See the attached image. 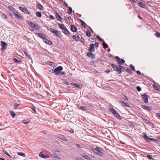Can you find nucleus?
Here are the masks:
<instances>
[{"instance_id": "obj_1", "label": "nucleus", "mask_w": 160, "mask_h": 160, "mask_svg": "<svg viewBox=\"0 0 160 160\" xmlns=\"http://www.w3.org/2000/svg\"><path fill=\"white\" fill-rule=\"evenodd\" d=\"M63 69V68L62 66H59L55 68L52 71V73H55L57 75H60L61 74V71Z\"/></svg>"}, {"instance_id": "obj_2", "label": "nucleus", "mask_w": 160, "mask_h": 160, "mask_svg": "<svg viewBox=\"0 0 160 160\" xmlns=\"http://www.w3.org/2000/svg\"><path fill=\"white\" fill-rule=\"evenodd\" d=\"M112 67L114 69V70L117 72L118 74H121L122 73L121 70L122 68V67L120 66L118 67L115 66L113 64L111 65Z\"/></svg>"}, {"instance_id": "obj_3", "label": "nucleus", "mask_w": 160, "mask_h": 160, "mask_svg": "<svg viewBox=\"0 0 160 160\" xmlns=\"http://www.w3.org/2000/svg\"><path fill=\"white\" fill-rule=\"evenodd\" d=\"M94 153L97 154L101 156L102 153L101 152V149L99 147H96L95 149L93 150V151Z\"/></svg>"}, {"instance_id": "obj_4", "label": "nucleus", "mask_w": 160, "mask_h": 160, "mask_svg": "<svg viewBox=\"0 0 160 160\" xmlns=\"http://www.w3.org/2000/svg\"><path fill=\"white\" fill-rule=\"evenodd\" d=\"M142 97L143 98V101L145 103H147L148 102V98L149 97L148 95L144 94L142 95Z\"/></svg>"}, {"instance_id": "obj_5", "label": "nucleus", "mask_w": 160, "mask_h": 160, "mask_svg": "<svg viewBox=\"0 0 160 160\" xmlns=\"http://www.w3.org/2000/svg\"><path fill=\"white\" fill-rule=\"evenodd\" d=\"M39 156L42 158H49V156L47 155H46V153H44L43 152H41L39 153Z\"/></svg>"}, {"instance_id": "obj_6", "label": "nucleus", "mask_w": 160, "mask_h": 160, "mask_svg": "<svg viewBox=\"0 0 160 160\" xmlns=\"http://www.w3.org/2000/svg\"><path fill=\"white\" fill-rule=\"evenodd\" d=\"M19 9L21 11L23 12L28 14H30V13L29 12L28 10L25 8L22 7H20L19 8Z\"/></svg>"}, {"instance_id": "obj_7", "label": "nucleus", "mask_w": 160, "mask_h": 160, "mask_svg": "<svg viewBox=\"0 0 160 160\" xmlns=\"http://www.w3.org/2000/svg\"><path fill=\"white\" fill-rule=\"evenodd\" d=\"M1 45L2 46V49L3 50H4L7 48V44L5 42L2 41L1 42Z\"/></svg>"}, {"instance_id": "obj_8", "label": "nucleus", "mask_w": 160, "mask_h": 160, "mask_svg": "<svg viewBox=\"0 0 160 160\" xmlns=\"http://www.w3.org/2000/svg\"><path fill=\"white\" fill-rule=\"evenodd\" d=\"M89 51L91 52H95V49L94 48V45L93 43L90 44Z\"/></svg>"}, {"instance_id": "obj_9", "label": "nucleus", "mask_w": 160, "mask_h": 160, "mask_svg": "<svg viewBox=\"0 0 160 160\" xmlns=\"http://www.w3.org/2000/svg\"><path fill=\"white\" fill-rule=\"evenodd\" d=\"M87 55L88 57L92 59H94L95 58L94 54L91 52H88Z\"/></svg>"}, {"instance_id": "obj_10", "label": "nucleus", "mask_w": 160, "mask_h": 160, "mask_svg": "<svg viewBox=\"0 0 160 160\" xmlns=\"http://www.w3.org/2000/svg\"><path fill=\"white\" fill-rule=\"evenodd\" d=\"M15 15L19 19L21 20H23V17L20 14L17 12H16L15 13Z\"/></svg>"}, {"instance_id": "obj_11", "label": "nucleus", "mask_w": 160, "mask_h": 160, "mask_svg": "<svg viewBox=\"0 0 160 160\" xmlns=\"http://www.w3.org/2000/svg\"><path fill=\"white\" fill-rule=\"evenodd\" d=\"M62 32L68 36H69L70 34V32L66 28L62 30Z\"/></svg>"}, {"instance_id": "obj_12", "label": "nucleus", "mask_w": 160, "mask_h": 160, "mask_svg": "<svg viewBox=\"0 0 160 160\" xmlns=\"http://www.w3.org/2000/svg\"><path fill=\"white\" fill-rule=\"evenodd\" d=\"M54 34L57 37H58L60 38L62 37V36L60 33V32H59L58 31H55Z\"/></svg>"}, {"instance_id": "obj_13", "label": "nucleus", "mask_w": 160, "mask_h": 160, "mask_svg": "<svg viewBox=\"0 0 160 160\" xmlns=\"http://www.w3.org/2000/svg\"><path fill=\"white\" fill-rule=\"evenodd\" d=\"M28 24L31 27L36 28V27L37 26V25L34 24L31 21H30L28 23Z\"/></svg>"}, {"instance_id": "obj_14", "label": "nucleus", "mask_w": 160, "mask_h": 160, "mask_svg": "<svg viewBox=\"0 0 160 160\" xmlns=\"http://www.w3.org/2000/svg\"><path fill=\"white\" fill-rule=\"evenodd\" d=\"M142 108L144 109L147 110L148 111H151L152 110V109L151 108L145 105L142 106Z\"/></svg>"}, {"instance_id": "obj_15", "label": "nucleus", "mask_w": 160, "mask_h": 160, "mask_svg": "<svg viewBox=\"0 0 160 160\" xmlns=\"http://www.w3.org/2000/svg\"><path fill=\"white\" fill-rule=\"evenodd\" d=\"M71 85L74 86L75 87L81 89L82 88V86L81 85H78L77 83H72L70 84Z\"/></svg>"}, {"instance_id": "obj_16", "label": "nucleus", "mask_w": 160, "mask_h": 160, "mask_svg": "<svg viewBox=\"0 0 160 160\" xmlns=\"http://www.w3.org/2000/svg\"><path fill=\"white\" fill-rule=\"evenodd\" d=\"M143 138L147 140L148 142L151 141V138H149L146 134H144L143 136Z\"/></svg>"}, {"instance_id": "obj_17", "label": "nucleus", "mask_w": 160, "mask_h": 160, "mask_svg": "<svg viewBox=\"0 0 160 160\" xmlns=\"http://www.w3.org/2000/svg\"><path fill=\"white\" fill-rule=\"evenodd\" d=\"M71 30L73 32H76L77 31V28L73 25L71 26Z\"/></svg>"}, {"instance_id": "obj_18", "label": "nucleus", "mask_w": 160, "mask_h": 160, "mask_svg": "<svg viewBox=\"0 0 160 160\" xmlns=\"http://www.w3.org/2000/svg\"><path fill=\"white\" fill-rule=\"evenodd\" d=\"M58 25L59 28L62 29V30H63L64 29L66 28V27L64 26V24L59 23L58 24Z\"/></svg>"}, {"instance_id": "obj_19", "label": "nucleus", "mask_w": 160, "mask_h": 160, "mask_svg": "<svg viewBox=\"0 0 160 160\" xmlns=\"http://www.w3.org/2000/svg\"><path fill=\"white\" fill-rule=\"evenodd\" d=\"M58 137L59 138L61 139H62V140H63L64 141H67V140L66 138L63 135H62L61 134H59L58 135Z\"/></svg>"}, {"instance_id": "obj_20", "label": "nucleus", "mask_w": 160, "mask_h": 160, "mask_svg": "<svg viewBox=\"0 0 160 160\" xmlns=\"http://www.w3.org/2000/svg\"><path fill=\"white\" fill-rule=\"evenodd\" d=\"M43 41L46 43L48 44L49 45H51L52 43V42L51 41L48 40L47 39L45 38H44V39H43Z\"/></svg>"}, {"instance_id": "obj_21", "label": "nucleus", "mask_w": 160, "mask_h": 160, "mask_svg": "<svg viewBox=\"0 0 160 160\" xmlns=\"http://www.w3.org/2000/svg\"><path fill=\"white\" fill-rule=\"evenodd\" d=\"M73 38L76 41L79 40V37L78 35H74L72 36Z\"/></svg>"}, {"instance_id": "obj_22", "label": "nucleus", "mask_w": 160, "mask_h": 160, "mask_svg": "<svg viewBox=\"0 0 160 160\" xmlns=\"http://www.w3.org/2000/svg\"><path fill=\"white\" fill-rule=\"evenodd\" d=\"M120 102L121 103V105L122 106L126 107H129V105L128 103L123 102Z\"/></svg>"}, {"instance_id": "obj_23", "label": "nucleus", "mask_w": 160, "mask_h": 160, "mask_svg": "<svg viewBox=\"0 0 160 160\" xmlns=\"http://www.w3.org/2000/svg\"><path fill=\"white\" fill-rule=\"evenodd\" d=\"M115 58L116 59L117 62L120 65L121 64L120 62H121V59L118 56L115 57Z\"/></svg>"}, {"instance_id": "obj_24", "label": "nucleus", "mask_w": 160, "mask_h": 160, "mask_svg": "<svg viewBox=\"0 0 160 160\" xmlns=\"http://www.w3.org/2000/svg\"><path fill=\"white\" fill-rule=\"evenodd\" d=\"M36 34L38 37H39L40 38H43V39L44 38H45L44 37V36L43 35L40 33H36Z\"/></svg>"}, {"instance_id": "obj_25", "label": "nucleus", "mask_w": 160, "mask_h": 160, "mask_svg": "<svg viewBox=\"0 0 160 160\" xmlns=\"http://www.w3.org/2000/svg\"><path fill=\"white\" fill-rule=\"evenodd\" d=\"M138 6L141 8H144L145 6L144 4L142 2H140L138 3Z\"/></svg>"}, {"instance_id": "obj_26", "label": "nucleus", "mask_w": 160, "mask_h": 160, "mask_svg": "<svg viewBox=\"0 0 160 160\" xmlns=\"http://www.w3.org/2000/svg\"><path fill=\"white\" fill-rule=\"evenodd\" d=\"M51 157H52L54 158H57V159H60V158H59V157H58V156H57L56 155V154H55V153H52V154L51 155Z\"/></svg>"}, {"instance_id": "obj_27", "label": "nucleus", "mask_w": 160, "mask_h": 160, "mask_svg": "<svg viewBox=\"0 0 160 160\" xmlns=\"http://www.w3.org/2000/svg\"><path fill=\"white\" fill-rule=\"evenodd\" d=\"M10 113L13 118L15 117L16 116V114L13 111H10Z\"/></svg>"}, {"instance_id": "obj_28", "label": "nucleus", "mask_w": 160, "mask_h": 160, "mask_svg": "<svg viewBox=\"0 0 160 160\" xmlns=\"http://www.w3.org/2000/svg\"><path fill=\"white\" fill-rule=\"evenodd\" d=\"M55 16L57 18L59 21H61L60 19H62L61 17L57 13H56Z\"/></svg>"}, {"instance_id": "obj_29", "label": "nucleus", "mask_w": 160, "mask_h": 160, "mask_svg": "<svg viewBox=\"0 0 160 160\" xmlns=\"http://www.w3.org/2000/svg\"><path fill=\"white\" fill-rule=\"evenodd\" d=\"M110 110V111L113 114H114L115 113L117 112L116 111L114 110L113 108H109Z\"/></svg>"}, {"instance_id": "obj_30", "label": "nucleus", "mask_w": 160, "mask_h": 160, "mask_svg": "<svg viewBox=\"0 0 160 160\" xmlns=\"http://www.w3.org/2000/svg\"><path fill=\"white\" fill-rule=\"evenodd\" d=\"M38 7L39 9L42 10H44L43 7L42 6V5L40 3L38 4Z\"/></svg>"}, {"instance_id": "obj_31", "label": "nucleus", "mask_w": 160, "mask_h": 160, "mask_svg": "<svg viewBox=\"0 0 160 160\" xmlns=\"http://www.w3.org/2000/svg\"><path fill=\"white\" fill-rule=\"evenodd\" d=\"M17 153L19 155L23 156L24 157H25V153H24L23 152H18Z\"/></svg>"}, {"instance_id": "obj_32", "label": "nucleus", "mask_w": 160, "mask_h": 160, "mask_svg": "<svg viewBox=\"0 0 160 160\" xmlns=\"http://www.w3.org/2000/svg\"><path fill=\"white\" fill-rule=\"evenodd\" d=\"M36 15L38 17H41L42 16V14L40 12H36Z\"/></svg>"}, {"instance_id": "obj_33", "label": "nucleus", "mask_w": 160, "mask_h": 160, "mask_svg": "<svg viewBox=\"0 0 160 160\" xmlns=\"http://www.w3.org/2000/svg\"><path fill=\"white\" fill-rule=\"evenodd\" d=\"M68 12L69 14H71L72 12V9L71 7H68Z\"/></svg>"}, {"instance_id": "obj_34", "label": "nucleus", "mask_w": 160, "mask_h": 160, "mask_svg": "<svg viewBox=\"0 0 160 160\" xmlns=\"http://www.w3.org/2000/svg\"><path fill=\"white\" fill-rule=\"evenodd\" d=\"M80 21L81 23V24H82V26L83 28H85L86 27V26L85 25V22L83 21L82 20H80Z\"/></svg>"}, {"instance_id": "obj_35", "label": "nucleus", "mask_w": 160, "mask_h": 160, "mask_svg": "<svg viewBox=\"0 0 160 160\" xmlns=\"http://www.w3.org/2000/svg\"><path fill=\"white\" fill-rule=\"evenodd\" d=\"M25 54V55L28 58V59H31V57L30 55L27 52H24Z\"/></svg>"}, {"instance_id": "obj_36", "label": "nucleus", "mask_w": 160, "mask_h": 160, "mask_svg": "<svg viewBox=\"0 0 160 160\" xmlns=\"http://www.w3.org/2000/svg\"><path fill=\"white\" fill-rule=\"evenodd\" d=\"M108 46V44L104 42L103 43V47L104 49H106Z\"/></svg>"}, {"instance_id": "obj_37", "label": "nucleus", "mask_w": 160, "mask_h": 160, "mask_svg": "<svg viewBox=\"0 0 160 160\" xmlns=\"http://www.w3.org/2000/svg\"><path fill=\"white\" fill-rule=\"evenodd\" d=\"M82 156L86 159H89L88 156L85 154H82Z\"/></svg>"}, {"instance_id": "obj_38", "label": "nucleus", "mask_w": 160, "mask_h": 160, "mask_svg": "<svg viewBox=\"0 0 160 160\" xmlns=\"http://www.w3.org/2000/svg\"><path fill=\"white\" fill-rule=\"evenodd\" d=\"M86 35L88 37H90L91 36L90 32L88 30H87L86 33Z\"/></svg>"}, {"instance_id": "obj_39", "label": "nucleus", "mask_w": 160, "mask_h": 160, "mask_svg": "<svg viewBox=\"0 0 160 160\" xmlns=\"http://www.w3.org/2000/svg\"><path fill=\"white\" fill-rule=\"evenodd\" d=\"M3 151L4 152L7 156L9 157H11V156L7 152L6 150L5 149H2Z\"/></svg>"}, {"instance_id": "obj_40", "label": "nucleus", "mask_w": 160, "mask_h": 160, "mask_svg": "<svg viewBox=\"0 0 160 160\" xmlns=\"http://www.w3.org/2000/svg\"><path fill=\"white\" fill-rule=\"evenodd\" d=\"M20 105V104L17 103H15L14 105V107L15 109H16Z\"/></svg>"}, {"instance_id": "obj_41", "label": "nucleus", "mask_w": 160, "mask_h": 160, "mask_svg": "<svg viewBox=\"0 0 160 160\" xmlns=\"http://www.w3.org/2000/svg\"><path fill=\"white\" fill-rule=\"evenodd\" d=\"M143 122H144L145 123H146L148 124H149V123L151 122L149 121L148 120H147L146 119H143Z\"/></svg>"}, {"instance_id": "obj_42", "label": "nucleus", "mask_w": 160, "mask_h": 160, "mask_svg": "<svg viewBox=\"0 0 160 160\" xmlns=\"http://www.w3.org/2000/svg\"><path fill=\"white\" fill-rule=\"evenodd\" d=\"M114 115V116L116 117L117 118L119 119V118H120V115L117 113V112Z\"/></svg>"}, {"instance_id": "obj_43", "label": "nucleus", "mask_w": 160, "mask_h": 160, "mask_svg": "<svg viewBox=\"0 0 160 160\" xmlns=\"http://www.w3.org/2000/svg\"><path fill=\"white\" fill-rule=\"evenodd\" d=\"M1 17L2 18L4 19H6L8 18L7 16H6L4 14L2 13L1 14Z\"/></svg>"}, {"instance_id": "obj_44", "label": "nucleus", "mask_w": 160, "mask_h": 160, "mask_svg": "<svg viewBox=\"0 0 160 160\" xmlns=\"http://www.w3.org/2000/svg\"><path fill=\"white\" fill-rule=\"evenodd\" d=\"M8 8L11 11H13L14 10V8L11 6H9Z\"/></svg>"}, {"instance_id": "obj_45", "label": "nucleus", "mask_w": 160, "mask_h": 160, "mask_svg": "<svg viewBox=\"0 0 160 160\" xmlns=\"http://www.w3.org/2000/svg\"><path fill=\"white\" fill-rule=\"evenodd\" d=\"M130 68L133 71H135L134 67L132 64H130Z\"/></svg>"}, {"instance_id": "obj_46", "label": "nucleus", "mask_w": 160, "mask_h": 160, "mask_svg": "<svg viewBox=\"0 0 160 160\" xmlns=\"http://www.w3.org/2000/svg\"><path fill=\"white\" fill-rule=\"evenodd\" d=\"M155 35L157 37V38H160V34L158 33V32L157 31L155 33Z\"/></svg>"}, {"instance_id": "obj_47", "label": "nucleus", "mask_w": 160, "mask_h": 160, "mask_svg": "<svg viewBox=\"0 0 160 160\" xmlns=\"http://www.w3.org/2000/svg\"><path fill=\"white\" fill-rule=\"evenodd\" d=\"M13 60L15 62H17L18 63H20V61L18 60V59H17L16 58H13Z\"/></svg>"}, {"instance_id": "obj_48", "label": "nucleus", "mask_w": 160, "mask_h": 160, "mask_svg": "<svg viewBox=\"0 0 160 160\" xmlns=\"http://www.w3.org/2000/svg\"><path fill=\"white\" fill-rule=\"evenodd\" d=\"M122 98L124 100H127V101L128 100L126 97L124 95H122L121 96Z\"/></svg>"}, {"instance_id": "obj_49", "label": "nucleus", "mask_w": 160, "mask_h": 160, "mask_svg": "<svg viewBox=\"0 0 160 160\" xmlns=\"http://www.w3.org/2000/svg\"><path fill=\"white\" fill-rule=\"evenodd\" d=\"M147 157L149 159L151 160H153V159L152 157V156L151 155H148L147 156Z\"/></svg>"}, {"instance_id": "obj_50", "label": "nucleus", "mask_w": 160, "mask_h": 160, "mask_svg": "<svg viewBox=\"0 0 160 160\" xmlns=\"http://www.w3.org/2000/svg\"><path fill=\"white\" fill-rule=\"evenodd\" d=\"M22 122L25 124H28L29 123V121H27L25 120H23L22 121Z\"/></svg>"}, {"instance_id": "obj_51", "label": "nucleus", "mask_w": 160, "mask_h": 160, "mask_svg": "<svg viewBox=\"0 0 160 160\" xmlns=\"http://www.w3.org/2000/svg\"><path fill=\"white\" fill-rule=\"evenodd\" d=\"M80 109H81L83 111H85L86 110V108H85V107H83V106L80 107Z\"/></svg>"}, {"instance_id": "obj_52", "label": "nucleus", "mask_w": 160, "mask_h": 160, "mask_svg": "<svg viewBox=\"0 0 160 160\" xmlns=\"http://www.w3.org/2000/svg\"><path fill=\"white\" fill-rule=\"evenodd\" d=\"M151 141H152L155 142H158V140H157L152 138H151Z\"/></svg>"}, {"instance_id": "obj_53", "label": "nucleus", "mask_w": 160, "mask_h": 160, "mask_svg": "<svg viewBox=\"0 0 160 160\" xmlns=\"http://www.w3.org/2000/svg\"><path fill=\"white\" fill-rule=\"evenodd\" d=\"M136 88L137 90L139 92H140L141 90V88L139 86L137 87Z\"/></svg>"}, {"instance_id": "obj_54", "label": "nucleus", "mask_w": 160, "mask_h": 160, "mask_svg": "<svg viewBox=\"0 0 160 160\" xmlns=\"http://www.w3.org/2000/svg\"><path fill=\"white\" fill-rule=\"evenodd\" d=\"M126 71L127 72L129 73H131L132 72L130 69L128 68L126 69Z\"/></svg>"}, {"instance_id": "obj_55", "label": "nucleus", "mask_w": 160, "mask_h": 160, "mask_svg": "<svg viewBox=\"0 0 160 160\" xmlns=\"http://www.w3.org/2000/svg\"><path fill=\"white\" fill-rule=\"evenodd\" d=\"M31 109L34 112V113H37V111L34 108L32 107V108H31Z\"/></svg>"}, {"instance_id": "obj_56", "label": "nucleus", "mask_w": 160, "mask_h": 160, "mask_svg": "<svg viewBox=\"0 0 160 160\" xmlns=\"http://www.w3.org/2000/svg\"><path fill=\"white\" fill-rule=\"evenodd\" d=\"M125 60L124 59H122V60H121V62H120V63H121L120 65L123 64L124 63H125Z\"/></svg>"}, {"instance_id": "obj_57", "label": "nucleus", "mask_w": 160, "mask_h": 160, "mask_svg": "<svg viewBox=\"0 0 160 160\" xmlns=\"http://www.w3.org/2000/svg\"><path fill=\"white\" fill-rule=\"evenodd\" d=\"M50 29L52 32L53 33H54V32H55L56 30H55L54 29L52 28H50Z\"/></svg>"}, {"instance_id": "obj_58", "label": "nucleus", "mask_w": 160, "mask_h": 160, "mask_svg": "<svg viewBox=\"0 0 160 160\" xmlns=\"http://www.w3.org/2000/svg\"><path fill=\"white\" fill-rule=\"evenodd\" d=\"M97 38L100 41H101L102 40V39L101 38L100 36L98 35H97Z\"/></svg>"}, {"instance_id": "obj_59", "label": "nucleus", "mask_w": 160, "mask_h": 160, "mask_svg": "<svg viewBox=\"0 0 160 160\" xmlns=\"http://www.w3.org/2000/svg\"><path fill=\"white\" fill-rule=\"evenodd\" d=\"M81 145L79 144H76V146L78 148H82V147H81Z\"/></svg>"}, {"instance_id": "obj_60", "label": "nucleus", "mask_w": 160, "mask_h": 160, "mask_svg": "<svg viewBox=\"0 0 160 160\" xmlns=\"http://www.w3.org/2000/svg\"><path fill=\"white\" fill-rule=\"evenodd\" d=\"M95 45L96 47H98L99 45V43L98 42H96L95 43Z\"/></svg>"}, {"instance_id": "obj_61", "label": "nucleus", "mask_w": 160, "mask_h": 160, "mask_svg": "<svg viewBox=\"0 0 160 160\" xmlns=\"http://www.w3.org/2000/svg\"><path fill=\"white\" fill-rule=\"evenodd\" d=\"M153 87L156 90H158V88L155 85H153Z\"/></svg>"}, {"instance_id": "obj_62", "label": "nucleus", "mask_w": 160, "mask_h": 160, "mask_svg": "<svg viewBox=\"0 0 160 160\" xmlns=\"http://www.w3.org/2000/svg\"><path fill=\"white\" fill-rule=\"evenodd\" d=\"M136 72L138 75H141V73L139 71H136Z\"/></svg>"}, {"instance_id": "obj_63", "label": "nucleus", "mask_w": 160, "mask_h": 160, "mask_svg": "<svg viewBox=\"0 0 160 160\" xmlns=\"http://www.w3.org/2000/svg\"><path fill=\"white\" fill-rule=\"evenodd\" d=\"M80 41L82 42H85L84 39L83 38H82V39L80 40Z\"/></svg>"}, {"instance_id": "obj_64", "label": "nucleus", "mask_w": 160, "mask_h": 160, "mask_svg": "<svg viewBox=\"0 0 160 160\" xmlns=\"http://www.w3.org/2000/svg\"><path fill=\"white\" fill-rule=\"evenodd\" d=\"M64 4L66 7H68V4L65 1H64Z\"/></svg>"}]
</instances>
